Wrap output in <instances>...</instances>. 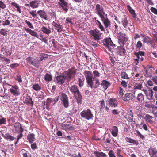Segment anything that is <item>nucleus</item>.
I'll return each instance as SVG.
<instances>
[{
    "mask_svg": "<svg viewBox=\"0 0 157 157\" xmlns=\"http://www.w3.org/2000/svg\"><path fill=\"white\" fill-rule=\"evenodd\" d=\"M153 118V117L149 114H147L145 115V119L146 121L150 124H151L153 122L152 119Z\"/></svg>",
    "mask_w": 157,
    "mask_h": 157,
    "instance_id": "obj_23",
    "label": "nucleus"
},
{
    "mask_svg": "<svg viewBox=\"0 0 157 157\" xmlns=\"http://www.w3.org/2000/svg\"><path fill=\"white\" fill-rule=\"evenodd\" d=\"M109 102L110 106L114 107L117 106L118 104L117 100L113 98H111L109 99Z\"/></svg>",
    "mask_w": 157,
    "mask_h": 157,
    "instance_id": "obj_24",
    "label": "nucleus"
},
{
    "mask_svg": "<svg viewBox=\"0 0 157 157\" xmlns=\"http://www.w3.org/2000/svg\"><path fill=\"white\" fill-rule=\"evenodd\" d=\"M84 81L83 79L80 78H78V82H79L78 84L79 86L81 87L84 84Z\"/></svg>",
    "mask_w": 157,
    "mask_h": 157,
    "instance_id": "obj_46",
    "label": "nucleus"
},
{
    "mask_svg": "<svg viewBox=\"0 0 157 157\" xmlns=\"http://www.w3.org/2000/svg\"><path fill=\"white\" fill-rule=\"evenodd\" d=\"M151 10L154 14L157 15V9H156L153 7H151Z\"/></svg>",
    "mask_w": 157,
    "mask_h": 157,
    "instance_id": "obj_60",
    "label": "nucleus"
},
{
    "mask_svg": "<svg viewBox=\"0 0 157 157\" xmlns=\"http://www.w3.org/2000/svg\"><path fill=\"white\" fill-rule=\"evenodd\" d=\"M108 154L109 157H116L115 155L114 152L112 150L110 151Z\"/></svg>",
    "mask_w": 157,
    "mask_h": 157,
    "instance_id": "obj_53",
    "label": "nucleus"
},
{
    "mask_svg": "<svg viewBox=\"0 0 157 157\" xmlns=\"http://www.w3.org/2000/svg\"><path fill=\"white\" fill-rule=\"evenodd\" d=\"M153 92L152 89H150L148 90V91L146 93V96L147 99L151 100L153 99Z\"/></svg>",
    "mask_w": 157,
    "mask_h": 157,
    "instance_id": "obj_17",
    "label": "nucleus"
},
{
    "mask_svg": "<svg viewBox=\"0 0 157 157\" xmlns=\"http://www.w3.org/2000/svg\"><path fill=\"white\" fill-rule=\"evenodd\" d=\"M128 41L127 36L124 33H121L118 38V42L121 45L122 44L124 46L125 45L127 46L128 45V43H126Z\"/></svg>",
    "mask_w": 157,
    "mask_h": 157,
    "instance_id": "obj_4",
    "label": "nucleus"
},
{
    "mask_svg": "<svg viewBox=\"0 0 157 157\" xmlns=\"http://www.w3.org/2000/svg\"><path fill=\"white\" fill-rule=\"evenodd\" d=\"M31 148L33 150H34L37 147L36 144L35 143H34L33 144H31Z\"/></svg>",
    "mask_w": 157,
    "mask_h": 157,
    "instance_id": "obj_58",
    "label": "nucleus"
},
{
    "mask_svg": "<svg viewBox=\"0 0 157 157\" xmlns=\"http://www.w3.org/2000/svg\"><path fill=\"white\" fill-rule=\"evenodd\" d=\"M128 118L129 120L128 121L132 122L133 119V113L132 110H130L128 112Z\"/></svg>",
    "mask_w": 157,
    "mask_h": 157,
    "instance_id": "obj_32",
    "label": "nucleus"
},
{
    "mask_svg": "<svg viewBox=\"0 0 157 157\" xmlns=\"http://www.w3.org/2000/svg\"><path fill=\"white\" fill-rule=\"evenodd\" d=\"M148 152L150 157H157V150L155 148L150 147Z\"/></svg>",
    "mask_w": 157,
    "mask_h": 157,
    "instance_id": "obj_12",
    "label": "nucleus"
},
{
    "mask_svg": "<svg viewBox=\"0 0 157 157\" xmlns=\"http://www.w3.org/2000/svg\"><path fill=\"white\" fill-rule=\"evenodd\" d=\"M73 73L72 71L70 70L64 71L62 73V75L64 76L65 78V79L67 80L68 82L71 79V77Z\"/></svg>",
    "mask_w": 157,
    "mask_h": 157,
    "instance_id": "obj_9",
    "label": "nucleus"
},
{
    "mask_svg": "<svg viewBox=\"0 0 157 157\" xmlns=\"http://www.w3.org/2000/svg\"><path fill=\"white\" fill-rule=\"evenodd\" d=\"M136 132L137 134V136L139 137L140 138L142 139H144V136L141 134L138 130H136Z\"/></svg>",
    "mask_w": 157,
    "mask_h": 157,
    "instance_id": "obj_49",
    "label": "nucleus"
},
{
    "mask_svg": "<svg viewBox=\"0 0 157 157\" xmlns=\"http://www.w3.org/2000/svg\"><path fill=\"white\" fill-rule=\"evenodd\" d=\"M36 13V11L35 10H32L29 12L30 14L33 18H35L37 16V14Z\"/></svg>",
    "mask_w": 157,
    "mask_h": 157,
    "instance_id": "obj_47",
    "label": "nucleus"
},
{
    "mask_svg": "<svg viewBox=\"0 0 157 157\" xmlns=\"http://www.w3.org/2000/svg\"><path fill=\"white\" fill-rule=\"evenodd\" d=\"M23 131V129H21V131L17 132L18 134L17 136V139H18V140H19L23 136L22 132Z\"/></svg>",
    "mask_w": 157,
    "mask_h": 157,
    "instance_id": "obj_41",
    "label": "nucleus"
},
{
    "mask_svg": "<svg viewBox=\"0 0 157 157\" xmlns=\"http://www.w3.org/2000/svg\"><path fill=\"white\" fill-rule=\"evenodd\" d=\"M15 79L20 83L22 82L21 77V75L19 74L16 75L15 77Z\"/></svg>",
    "mask_w": 157,
    "mask_h": 157,
    "instance_id": "obj_38",
    "label": "nucleus"
},
{
    "mask_svg": "<svg viewBox=\"0 0 157 157\" xmlns=\"http://www.w3.org/2000/svg\"><path fill=\"white\" fill-rule=\"evenodd\" d=\"M114 45L112 43V44H111L109 45V46H107V47L108 48L109 51H112V50L114 48Z\"/></svg>",
    "mask_w": 157,
    "mask_h": 157,
    "instance_id": "obj_57",
    "label": "nucleus"
},
{
    "mask_svg": "<svg viewBox=\"0 0 157 157\" xmlns=\"http://www.w3.org/2000/svg\"><path fill=\"white\" fill-rule=\"evenodd\" d=\"M60 2H58L59 5L61 6L62 9L67 12L68 10L67 7V3L64 0H59Z\"/></svg>",
    "mask_w": 157,
    "mask_h": 157,
    "instance_id": "obj_11",
    "label": "nucleus"
},
{
    "mask_svg": "<svg viewBox=\"0 0 157 157\" xmlns=\"http://www.w3.org/2000/svg\"><path fill=\"white\" fill-rule=\"evenodd\" d=\"M10 24V21L8 20H6L4 21V22L2 24V25L4 26Z\"/></svg>",
    "mask_w": 157,
    "mask_h": 157,
    "instance_id": "obj_62",
    "label": "nucleus"
},
{
    "mask_svg": "<svg viewBox=\"0 0 157 157\" xmlns=\"http://www.w3.org/2000/svg\"><path fill=\"white\" fill-rule=\"evenodd\" d=\"M0 7L2 9H4L6 7V5L1 1H0Z\"/></svg>",
    "mask_w": 157,
    "mask_h": 157,
    "instance_id": "obj_61",
    "label": "nucleus"
},
{
    "mask_svg": "<svg viewBox=\"0 0 157 157\" xmlns=\"http://www.w3.org/2000/svg\"><path fill=\"white\" fill-rule=\"evenodd\" d=\"M128 142L130 143H132L136 145L139 144L138 142L136 140L128 138Z\"/></svg>",
    "mask_w": 157,
    "mask_h": 157,
    "instance_id": "obj_45",
    "label": "nucleus"
},
{
    "mask_svg": "<svg viewBox=\"0 0 157 157\" xmlns=\"http://www.w3.org/2000/svg\"><path fill=\"white\" fill-rule=\"evenodd\" d=\"M37 13L41 18L45 20L48 19L47 14L43 10H40L37 11Z\"/></svg>",
    "mask_w": 157,
    "mask_h": 157,
    "instance_id": "obj_18",
    "label": "nucleus"
},
{
    "mask_svg": "<svg viewBox=\"0 0 157 157\" xmlns=\"http://www.w3.org/2000/svg\"><path fill=\"white\" fill-rule=\"evenodd\" d=\"M128 21L126 17H124L122 19V24L126 30H127Z\"/></svg>",
    "mask_w": 157,
    "mask_h": 157,
    "instance_id": "obj_31",
    "label": "nucleus"
},
{
    "mask_svg": "<svg viewBox=\"0 0 157 157\" xmlns=\"http://www.w3.org/2000/svg\"><path fill=\"white\" fill-rule=\"evenodd\" d=\"M142 46V44L140 41H138L136 45V47L137 48H141Z\"/></svg>",
    "mask_w": 157,
    "mask_h": 157,
    "instance_id": "obj_59",
    "label": "nucleus"
},
{
    "mask_svg": "<svg viewBox=\"0 0 157 157\" xmlns=\"http://www.w3.org/2000/svg\"><path fill=\"white\" fill-rule=\"evenodd\" d=\"M128 11L132 15V17L136 21L138 20L139 19L136 17V15L135 13V11L129 6H128Z\"/></svg>",
    "mask_w": 157,
    "mask_h": 157,
    "instance_id": "obj_16",
    "label": "nucleus"
},
{
    "mask_svg": "<svg viewBox=\"0 0 157 157\" xmlns=\"http://www.w3.org/2000/svg\"><path fill=\"white\" fill-rule=\"evenodd\" d=\"M64 77L62 73H61L60 75L56 76V82L59 85L63 84L65 82L66 80L65 78Z\"/></svg>",
    "mask_w": 157,
    "mask_h": 157,
    "instance_id": "obj_10",
    "label": "nucleus"
},
{
    "mask_svg": "<svg viewBox=\"0 0 157 157\" xmlns=\"http://www.w3.org/2000/svg\"><path fill=\"white\" fill-rule=\"evenodd\" d=\"M33 89L36 91L40 90L41 89L40 87L37 84L33 85Z\"/></svg>",
    "mask_w": 157,
    "mask_h": 157,
    "instance_id": "obj_43",
    "label": "nucleus"
},
{
    "mask_svg": "<svg viewBox=\"0 0 157 157\" xmlns=\"http://www.w3.org/2000/svg\"><path fill=\"white\" fill-rule=\"evenodd\" d=\"M14 127L15 129V132H17L21 131V129H23L22 126L19 122H16L15 123Z\"/></svg>",
    "mask_w": 157,
    "mask_h": 157,
    "instance_id": "obj_20",
    "label": "nucleus"
},
{
    "mask_svg": "<svg viewBox=\"0 0 157 157\" xmlns=\"http://www.w3.org/2000/svg\"><path fill=\"white\" fill-rule=\"evenodd\" d=\"M40 60H38L36 58H33V60H32V65L38 68L40 66Z\"/></svg>",
    "mask_w": 157,
    "mask_h": 157,
    "instance_id": "obj_25",
    "label": "nucleus"
},
{
    "mask_svg": "<svg viewBox=\"0 0 157 157\" xmlns=\"http://www.w3.org/2000/svg\"><path fill=\"white\" fill-rule=\"evenodd\" d=\"M0 33L3 36H5L7 34L6 32L5 29H2L0 30Z\"/></svg>",
    "mask_w": 157,
    "mask_h": 157,
    "instance_id": "obj_52",
    "label": "nucleus"
},
{
    "mask_svg": "<svg viewBox=\"0 0 157 157\" xmlns=\"http://www.w3.org/2000/svg\"><path fill=\"white\" fill-rule=\"evenodd\" d=\"M144 95L142 93H140L138 95L137 99L139 102H141L142 101L144 100Z\"/></svg>",
    "mask_w": 157,
    "mask_h": 157,
    "instance_id": "obj_35",
    "label": "nucleus"
},
{
    "mask_svg": "<svg viewBox=\"0 0 157 157\" xmlns=\"http://www.w3.org/2000/svg\"><path fill=\"white\" fill-rule=\"evenodd\" d=\"M27 139L30 143H32L35 140V135L33 133L28 134L27 136Z\"/></svg>",
    "mask_w": 157,
    "mask_h": 157,
    "instance_id": "obj_30",
    "label": "nucleus"
},
{
    "mask_svg": "<svg viewBox=\"0 0 157 157\" xmlns=\"http://www.w3.org/2000/svg\"><path fill=\"white\" fill-rule=\"evenodd\" d=\"M98 26L101 30V31H105L104 28L101 22L98 25Z\"/></svg>",
    "mask_w": 157,
    "mask_h": 157,
    "instance_id": "obj_55",
    "label": "nucleus"
},
{
    "mask_svg": "<svg viewBox=\"0 0 157 157\" xmlns=\"http://www.w3.org/2000/svg\"><path fill=\"white\" fill-rule=\"evenodd\" d=\"M121 78H123L128 79V75L125 72H123L121 74Z\"/></svg>",
    "mask_w": 157,
    "mask_h": 157,
    "instance_id": "obj_51",
    "label": "nucleus"
},
{
    "mask_svg": "<svg viewBox=\"0 0 157 157\" xmlns=\"http://www.w3.org/2000/svg\"><path fill=\"white\" fill-rule=\"evenodd\" d=\"M135 55L138 58H140V56H144L145 52L142 51H139L138 52L135 53Z\"/></svg>",
    "mask_w": 157,
    "mask_h": 157,
    "instance_id": "obj_36",
    "label": "nucleus"
},
{
    "mask_svg": "<svg viewBox=\"0 0 157 157\" xmlns=\"http://www.w3.org/2000/svg\"><path fill=\"white\" fill-rule=\"evenodd\" d=\"M10 91L14 96H17L20 94V89L18 86L16 85L11 86Z\"/></svg>",
    "mask_w": 157,
    "mask_h": 157,
    "instance_id": "obj_6",
    "label": "nucleus"
},
{
    "mask_svg": "<svg viewBox=\"0 0 157 157\" xmlns=\"http://www.w3.org/2000/svg\"><path fill=\"white\" fill-rule=\"evenodd\" d=\"M142 85L141 83H136L134 86L133 88L134 89H138L141 90L142 88Z\"/></svg>",
    "mask_w": 157,
    "mask_h": 157,
    "instance_id": "obj_39",
    "label": "nucleus"
},
{
    "mask_svg": "<svg viewBox=\"0 0 157 157\" xmlns=\"http://www.w3.org/2000/svg\"><path fill=\"white\" fill-rule=\"evenodd\" d=\"M141 127H142L145 131H147L148 129L147 125L144 123L142 122L140 125Z\"/></svg>",
    "mask_w": 157,
    "mask_h": 157,
    "instance_id": "obj_42",
    "label": "nucleus"
},
{
    "mask_svg": "<svg viewBox=\"0 0 157 157\" xmlns=\"http://www.w3.org/2000/svg\"><path fill=\"white\" fill-rule=\"evenodd\" d=\"M136 132L137 134V136L139 137L140 138L142 139H144V136L141 134L138 130H136Z\"/></svg>",
    "mask_w": 157,
    "mask_h": 157,
    "instance_id": "obj_50",
    "label": "nucleus"
},
{
    "mask_svg": "<svg viewBox=\"0 0 157 157\" xmlns=\"http://www.w3.org/2000/svg\"><path fill=\"white\" fill-rule=\"evenodd\" d=\"M96 10L97 12V14L100 17H102L104 16L105 13L103 9L102 6L99 4H97L96 5Z\"/></svg>",
    "mask_w": 157,
    "mask_h": 157,
    "instance_id": "obj_8",
    "label": "nucleus"
},
{
    "mask_svg": "<svg viewBox=\"0 0 157 157\" xmlns=\"http://www.w3.org/2000/svg\"><path fill=\"white\" fill-rule=\"evenodd\" d=\"M93 73L94 75V76L93 78V81H96V83L94 85L95 86L94 87L95 88H96L98 87L100 84V83L99 81V79L98 77L100 76V74L96 70L94 71Z\"/></svg>",
    "mask_w": 157,
    "mask_h": 157,
    "instance_id": "obj_7",
    "label": "nucleus"
},
{
    "mask_svg": "<svg viewBox=\"0 0 157 157\" xmlns=\"http://www.w3.org/2000/svg\"><path fill=\"white\" fill-rule=\"evenodd\" d=\"M68 89L74 95L75 99L78 102H80L82 99V95L79 92L77 85H75L69 86Z\"/></svg>",
    "mask_w": 157,
    "mask_h": 157,
    "instance_id": "obj_1",
    "label": "nucleus"
},
{
    "mask_svg": "<svg viewBox=\"0 0 157 157\" xmlns=\"http://www.w3.org/2000/svg\"><path fill=\"white\" fill-rule=\"evenodd\" d=\"M84 74L89 86L92 88L93 87L94 81L92 80L93 78L92 72L89 71H85Z\"/></svg>",
    "mask_w": 157,
    "mask_h": 157,
    "instance_id": "obj_2",
    "label": "nucleus"
},
{
    "mask_svg": "<svg viewBox=\"0 0 157 157\" xmlns=\"http://www.w3.org/2000/svg\"><path fill=\"white\" fill-rule=\"evenodd\" d=\"M4 137L7 140H10L11 141H13L15 139V138L14 137L11 136L8 133L5 134L4 136Z\"/></svg>",
    "mask_w": 157,
    "mask_h": 157,
    "instance_id": "obj_34",
    "label": "nucleus"
},
{
    "mask_svg": "<svg viewBox=\"0 0 157 157\" xmlns=\"http://www.w3.org/2000/svg\"><path fill=\"white\" fill-rule=\"evenodd\" d=\"M44 79L46 81H50L52 80V75L49 74H46L44 76Z\"/></svg>",
    "mask_w": 157,
    "mask_h": 157,
    "instance_id": "obj_37",
    "label": "nucleus"
},
{
    "mask_svg": "<svg viewBox=\"0 0 157 157\" xmlns=\"http://www.w3.org/2000/svg\"><path fill=\"white\" fill-rule=\"evenodd\" d=\"M101 20L103 22L104 25V26L106 28L108 27L109 28L110 26V21L107 18H105L104 16L101 17Z\"/></svg>",
    "mask_w": 157,
    "mask_h": 157,
    "instance_id": "obj_13",
    "label": "nucleus"
},
{
    "mask_svg": "<svg viewBox=\"0 0 157 157\" xmlns=\"http://www.w3.org/2000/svg\"><path fill=\"white\" fill-rule=\"evenodd\" d=\"M103 43L104 45L106 47L109 46V44H112V42L110 38H106L104 39L103 40Z\"/></svg>",
    "mask_w": 157,
    "mask_h": 157,
    "instance_id": "obj_21",
    "label": "nucleus"
},
{
    "mask_svg": "<svg viewBox=\"0 0 157 157\" xmlns=\"http://www.w3.org/2000/svg\"><path fill=\"white\" fill-rule=\"evenodd\" d=\"M111 132L113 136H116L117 135V128L116 126H113L112 128Z\"/></svg>",
    "mask_w": 157,
    "mask_h": 157,
    "instance_id": "obj_27",
    "label": "nucleus"
},
{
    "mask_svg": "<svg viewBox=\"0 0 157 157\" xmlns=\"http://www.w3.org/2000/svg\"><path fill=\"white\" fill-rule=\"evenodd\" d=\"M40 29L41 31L44 33L48 35H49L51 32L50 29L45 27L44 26H42Z\"/></svg>",
    "mask_w": 157,
    "mask_h": 157,
    "instance_id": "obj_29",
    "label": "nucleus"
},
{
    "mask_svg": "<svg viewBox=\"0 0 157 157\" xmlns=\"http://www.w3.org/2000/svg\"><path fill=\"white\" fill-rule=\"evenodd\" d=\"M25 22L28 25V26L29 28L32 29H33L34 27L32 24L30 23V22L26 20L25 21Z\"/></svg>",
    "mask_w": 157,
    "mask_h": 157,
    "instance_id": "obj_48",
    "label": "nucleus"
},
{
    "mask_svg": "<svg viewBox=\"0 0 157 157\" xmlns=\"http://www.w3.org/2000/svg\"><path fill=\"white\" fill-rule=\"evenodd\" d=\"M61 126L62 127L63 129L66 130H71L74 128V127L72 126H71L67 123H62L61 124Z\"/></svg>",
    "mask_w": 157,
    "mask_h": 157,
    "instance_id": "obj_14",
    "label": "nucleus"
},
{
    "mask_svg": "<svg viewBox=\"0 0 157 157\" xmlns=\"http://www.w3.org/2000/svg\"><path fill=\"white\" fill-rule=\"evenodd\" d=\"M60 99L62 101V104L65 108H67L69 107V100L66 94L62 93L60 95Z\"/></svg>",
    "mask_w": 157,
    "mask_h": 157,
    "instance_id": "obj_5",
    "label": "nucleus"
},
{
    "mask_svg": "<svg viewBox=\"0 0 157 157\" xmlns=\"http://www.w3.org/2000/svg\"><path fill=\"white\" fill-rule=\"evenodd\" d=\"M30 5L33 8H37L38 6V4L35 1H32L30 2Z\"/></svg>",
    "mask_w": 157,
    "mask_h": 157,
    "instance_id": "obj_33",
    "label": "nucleus"
},
{
    "mask_svg": "<svg viewBox=\"0 0 157 157\" xmlns=\"http://www.w3.org/2000/svg\"><path fill=\"white\" fill-rule=\"evenodd\" d=\"M101 85L103 87L104 89L105 90L109 86L110 84L107 81L103 80Z\"/></svg>",
    "mask_w": 157,
    "mask_h": 157,
    "instance_id": "obj_26",
    "label": "nucleus"
},
{
    "mask_svg": "<svg viewBox=\"0 0 157 157\" xmlns=\"http://www.w3.org/2000/svg\"><path fill=\"white\" fill-rule=\"evenodd\" d=\"M98 33H97L95 31L94 33L92 35V36L94 38L95 40L97 41L99 40H100V38L98 35Z\"/></svg>",
    "mask_w": 157,
    "mask_h": 157,
    "instance_id": "obj_44",
    "label": "nucleus"
},
{
    "mask_svg": "<svg viewBox=\"0 0 157 157\" xmlns=\"http://www.w3.org/2000/svg\"><path fill=\"white\" fill-rule=\"evenodd\" d=\"M132 91V93H128V101L131 100V101H133L135 99V96L134 95L135 91L133 90Z\"/></svg>",
    "mask_w": 157,
    "mask_h": 157,
    "instance_id": "obj_28",
    "label": "nucleus"
},
{
    "mask_svg": "<svg viewBox=\"0 0 157 157\" xmlns=\"http://www.w3.org/2000/svg\"><path fill=\"white\" fill-rule=\"evenodd\" d=\"M98 26L101 30V31H105L104 28L101 22L98 25Z\"/></svg>",
    "mask_w": 157,
    "mask_h": 157,
    "instance_id": "obj_54",
    "label": "nucleus"
},
{
    "mask_svg": "<svg viewBox=\"0 0 157 157\" xmlns=\"http://www.w3.org/2000/svg\"><path fill=\"white\" fill-rule=\"evenodd\" d=\"M23 157H31L30 154L27 152L23 153Z\"/></svg>",
    "mask_w": 157,
    "mask_h": 157,
    "instance_id": "obj_64",
    "label": "nucleus"
},
{
    "mask_svg": "<svg viewBox=\"0 0 157 157\" xmlns=\"http://www.w3.org/2000/svg\"><path fill=\"white\" fill-rule=\"evenodd\" d=\"M151 113L155 117H157V111L156 109H152Z\"/></svg>",
    "mask_w": 157,
    "mask_h": 157,
    "instance_id": "obj_63",
    "label": "nucleus"
},
{
    "mask_svg": "<svg viewBox=\"0 0 157 157\" xmlns=\"http://www.w3.org/2000/svg\"><path fill=\"white\" fill-rule=\"evenodd\" d=\"M98 26L101 30V31H105L104 28L101 22L98 25Z\"/></svg>",
    "mask_w": 157,
    "mask_h": 157,
    "instance_id": "obj_56",
    "label": "nucleus"
},
{
    "mask_svg": "<svg viewBox=\"0 0 157 157\" xmlns=\"http://www.w3.org/2000/svg\"><path fill=\"white\" fill-rule=\"evenodd\" d=\"M39 57L40 59V61H42L44 59H46L48 57V56L47 54L42 53L40 54Z\"/></svg>",
    "mask_w": 157,
    "mask_h": 157,
    "instance_id": "obj_40",
    "label": "nucleus"
},
{
    "mask_svg": "<svg viewBox=\"0 0 157 157\" xmlns=\"http://www.w3.org/2000/svg\"><path fill=\"white\" fill-rule=\"evenodd\" d=\"M24 102L26 104H31L32 106L33 105V103L32 101V99L29 96H27L26 97Z\"/></svg>",
    "mask_w": 157,
    "mask_h": 157,
    "instance_id": "obj_22",
    "label": "nucleus"
},
{
    "mask_svg": "<svg viewBox=\"0 0 157 157\" xmlns=\"http://www.w3.org/2000/svg\"><path fill=\"white\" fill-rule=\"evenodd\" d=\"M52 24L54 27L55 29L58 32L60 33L62 32L63 28V27L62 25L55 23L54 21L53 22Z\"/></svg>",
    "mask_w": 157,
    "mask_h": 157,
    "instance_id": "obj_15",
    "label": "nucleus"
},
{
    "mask_svg": "<svg viewBox=\"0 0 157 157\" xmlns=\"http://www.w3.org/2000/svg\"><path fill=\"white\" fill-rule=\"evenodd\" d=\"M80 115L83 118L87 120L93 119L94 117L93 114L89 109L83 110L81 112Z\"/></svg>",
    "mask_w": 157,
    "mask_h": 157,
    "instance_id": "obj_3",
    "label": "nucleus"
},
{
    "mask_svg": "<svg viewBox=\"0 0 157 157\" xmlns=\"http://www.w3.org/2000/svg\"><path fill=\"white\" fill-rule=\"evenodd\" d=\"M25 30L26 32H27L28 33H29L33 36L36 37L37 38H39L38 35L36 32L32 30L31 29H30L29 28H25Z\"/></svg>",
    "mask_w": 157,
    "mask_h": 157,
    "instance_id": "obj_19",
    "label": "nucleus"
}]
</instances>
